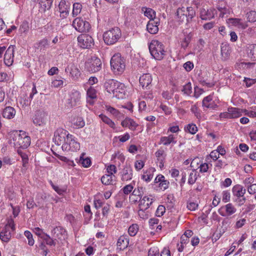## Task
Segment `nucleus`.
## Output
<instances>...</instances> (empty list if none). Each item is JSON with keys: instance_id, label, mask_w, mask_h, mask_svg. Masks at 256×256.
<instances>
[{"instance_id": "nucleus-1", "label": "nucleus", "mask_w": 256, "mask_h": 256, "mask_svg": "<svg viewBox=\"0 0 256 256\" xmlns=\"http://www.w3.org/2000/svg\"><path fill=\"white\" fill-rule=\"evenodd\" d=\"M103 87L108 96L118 99H123L125 98L126 93L125 86L118 80L113 79L106 80L103 84Z\"/></svg>"}, {"instance_id": "nucleus-2", "label": "nucleus", "mask_w": 256, "mask_h": 256, "mask_svg": "<svg viewBox=\"0 0 256 256\" xmlns=\"http://www.w3.org/2000/svg\"><path fill=\"white\" fill-rule=\"evenodd\" d=\"M110 66L116 74H122L126 68V60L120 53L115 54L111 58Z\"/></svg>"}, {"instance_id": "nucleus-3", "label": "nucleus", "mask_w": 256, "mask_h": 256, "mask_svg": "<svg viewBox=\"0 0 256 256\" xmlns=\"http://www.w3.org/2000/svg\"><path fill=\"white\" fill-rule=\"evenodd\" d=\"M12 134L14 143L16 146L26 148L30 145V138L26 134V132L22 130L16 131Z\"/></svg>"}, {"instance_id": "nucleus-4", "label": "nucleus", "mask_w": 256, "mask_h": 256, "mask_svg": "<svg viewBox=\"0 0 256 256\" xmlns=\"http://www.w3.org/2000/svg\"><path fill=\"white\" fill-rule=\"evenodd\" d=\"M150 52L152 56L157 60H161L165 55L164 46L157 40H153L149 45Z\"/></svg>"}, {"instance_id": "nucleus-5", "label": "nucleus", "mask_w": 256, "mask_h": 256, "mask_svg": "<svg viewBox=\"0 0 256 256\" xmlns=\"http://www.w3.org/2000/svg\"><path fill=\"white\" fill-rule=\"evenodd\" d=\"M120 30L118 27H115L106 32L103 34L104 42L108 45L115 44L121 37Z\"/></svg>"}, {"instance_id": "nucleus-6", "label": "nucleus", "mask_w": 256, "mask_h": 256, "mask_svg": "<svg viewBox=\"0 0 256 256\" xmlns=\"http://www.w3.org/2000/svg\"><path fill=\"white\" fill-rule=\"evenodd\" d=\"M33 123L36 126H45L48 120V114L43 110H36L32 118Z\"/></svg>"}, {"instance_id": "nucleus-7", "label": "nucleus", "mask_w": 256, "mask_h": 256, "mask_svg": "<svg viewBox=\"0 0 256 256\" xmlns=\"http://www.w3.org/2000/svg\"><path fill=\"white\" fill-rule=\"evenodd\" d=\"M72 26L80 32H88L90 28L89 22L84 20L81 18H76L72 22Z\"/></svg>"}, {"instance_id": "nucleus-8", "label": "nucleus", "mask_w": 256, "mask_h": 256, "mask_svg": "<svg viewBox=\"0 0 256 256\" xmlns=\"http://www.w3.org/2000/svg\"><path fill=\"white\" fill-rule=\"evenodd\" d=\"M78 44L81 48H88L94 45L92 38L86 34H81L78 37Z\"/></svg>"}, {"instance_id": "nucleus-9", "label": "nucleus", "mask_w": 256, "mask_h": 256, "mask_svg": "<svg viewBox=\"0 0 256 256\" xmlns=\"http://www.w3.org/2000/svg\"><path fill=\"white\" fill-rule=\"evenodd\" d=\"M216 14V10L212 8H202L200 10V17L202 20H210L214 18Z\"/></svg>"}, {"instance_id": "nucleus-10", "label": "nucleus", "mask_w": 256, "mask_h": 256, "mask_svg": "<svg viewBox=\"0 0 256 256\" xmlns=\"http://www.w3.org/2000/svg\"><path fill=\"white\" fill-rule=\"evenodd\" d=\"M68 132L63 128H58L54 132L53 140L55 144L58 146L62 145L65 140V137L66 136Z\"/></svg>"}, {"instance_id": "nucleus-11", "label": "nucleus", "mask_w": 256, "mask_h": 256, "mask_svg": "<svg viewBox=\"0 0 256 256\" xmlns=\"http://www.w3.org/2000/svg\"><path fill=\"white\" fill-rule=\"evenodd\" d=\"M80 99V94L78 91L74 90L72 92L67 100L68 106L72 108L76 106L79 103Z\"/></svg>"}, {"instance_id": "nucleus-12", "label": "nucleus", "mask_w": 256, "mask_h": 256, "mask_svg": "<svg viewBox=\"0 0 256 256\" xmlns=\"http://www.w3.org/2000/svg\"><path fill=\"white\" fill-rule=\"evenodd\" d=\"M121 174V180L122 181H128L132 178V169L130 164H126L122 168Z\"/></svg>"}, {"instance_id": "nucleus-13", "label": "nucleus", "mask_w": 256, "mask_h": 256, "mask_svg": "<svg viewBox=\"0 0 256 256\" xmlns=\"http://www.w3.org/2000/svg\"><path fill=\"white\" fill-rule=\"evenodd\" d=\"M70 4L66 0H61L58 5L59 11L62 18H65L69 13Z\"/></svg>"}, {"instance_id": "nucleus-14", "label": "nucleus", "mask_w": 256, "mask_h": 256, "mask_svg": "<svg viewBox=\"0 0 256 256\" xmlns=\"http://www.w3.org/2000/svg\"><path fill=\"white\" fill-rule=\"evenodd\" d=\"M14 48L10 46L6 50L4 56V62L7 66H10L14 62Z\"/></svg>"}, {"instance_id": "nucleus-15", "label": "nucleus", "mask_w": 256, "mask_h": 256, "mask_svg": "<svg viewBox=\"0 0 256 256\" xmlns=\"http://www.w3.org/2000/svg\"><path fill=\"white\" fill-rule=\"evenodd\" d=\"M86 102L90 106H93L96 100V90L94 87L90 86L86 92Z\"/></svg>"}, {"instance_id": "nucleus-16", "label": "nucleus", "mask_w": 256, "mask_h": 256, "mask_svg": "<svg viewBox=\"0 0 256 256\" xmlns=\"http://www.w3.org/2000/svg\"><path fill=\"white\" fill-rule=\"evenodd\" d=\"M66 232L64 229L60 226H56L52 230V238L56 239L62 240L65 238Z\"/></svg>"}, {"instance_id": "nucleus-17", "label": "nucleus", "mask_w": 256, "mask_h": 256, "mask_svg": "<svg viewBox=\"0 0 256 256\" xmlns=\"http://www.w3.org/2000/svg\"><path fill=\"white\" fill-rule=\"evenodd\" d=\"M160 22L158 20H150L146 25L147 30L151 34H156L158 31V26Z\"/></svg>"}, {"instance_id": "nucleus-18", "label": "nucleus", "mask_w": 256, "mask_h": 256, "mask_svg": "<svg viewBox=\"0 0 256 256\" xmlns=\"http://www.w3.org/2000/svg\"><path fill=\"white\" fill-rule=\"evenodd\" d=\"M202 106L206 108L215 110L218 108V105L212 100V96L209 95L204 98L202 102Z\"/></svg>"}, {"instance_id": "nucleus-19", "label": "nucleus", "mask_w": 256, "mask_h": 256, "mask_svg": "<svg viewBox=\"0 0 256 256\" xmlns=\"http://www.w3.org/2000/svg\"><path fill=\"white\" fill-rule=\"evenodd\" d=\"M176 135L170 134L166 136H162L160 138V144L164 146H168L170 144H176Z\"/></svg>"}, {"instance_id": "nucleus-20", "label": "nucleus", "mask_w": 256, "mask_h": 256, "mask_svg": "<svg viewBox=\"0 0 256 256\" xmlns=\"http://www.w3.org/2000/svg\"><path fill=\"white\" fill-rule=\"evenodd\" d=\"M129 244V239L126 235L121 236L117 242L118 248L120 250H124L126 248Z\"/></svg>"}, {"instance_id": "nucleus-21", "label": "nucleus", "mask_w": 256, "mask_h": 256, "mask_svg": "<svg viewBox=\"0 0 256 256\" xmlns=\"http://www.w3.org/2000/svg\"><path fill=\"white\" fill-rule=\"evenodd\" d=\"M122 127L128 128L132 130H134L138 124L132 118L126 117L121 122Z\"/></svg>"}, {"instance_id": "nucleus-22", "label": "nucleus", "mask_w": 256, "mask_h": 256, "mask_svg": "<svg viewBox=\"0 0 256 256\" xmlns=\"http://www.w3.org/2000/svg\"><path fill=\"white\" fill-rule=\"evenodd\" d=\"M139 81L142 88H147L151 84L152 78L150 74H144L140 76Z\"/></svg>"}, {"instance_id": "nucleus-23", "label": "nucleus", "mask_w": 256, "mask_h": 256, "mask_svg": "<svg viewBox=\"0 0 256 256\" xmlns=\"http://www.w3.org/2000/svg\"><path fill=\"white\" fill-rule=\"evenodd\" d=\"M101 181L105 185H114L116 184V177L114 175L106 174L102 177Z\"/></svg>"}, {"instance_id": "nucleus-24", "label": "nucleus", "mask_w": 256, "mask_h": 256, "mask_svg": "<svg viewBox=\"0 0 256 256\" xmlns=\"http://www.w3.org/2000/svg\"><path fill=\"white\" fill-rule=\"evenodd\" d=\"M50 46V42L46 38L40 40L36 44V48L41 52H44Z\"/></svg>"}, {"instance_id": "nucleus-25", "label": "nucleus", "mask_w": 256, "mask_h": 256, "mask_svg": "<svg viewBox=\"0 0 256 256\" xmlns=\"http://www.w3.org/2000/svg\"><path fill=\"white\" fill-rule=\"evenodd\" d=\"M222 208L225 210L226 214H224L220 212V211H219V213L221 216H231V215L234 214V213H236V208L231 203H228V204H226Z\"/></svg>"}, {"instance_id": "nucleus-26", "label": "nucleus", "mask_w": 256, "mask_h": 256, "mask_svg": "<svg viewBox=\"0 0 256 256\" xmlns=\"http://www.w3.org/2000/svg\"><path fill=\"white\" fill-rule=\"evenodd\" d=\"M246 192V190L240 185H236L232 188V193L234 198L242 197Z\"/></svg>"}, {"instance_id": "nucleus-27", "label": "nucleus", "mask_w": 256, "mask_h": 256, "mask_svg": "<svg viewBox=\"0 0 256 256\" xmlns=\"http://www.w3.org/2000/svg\"><path fill=\"white\" fill-rule=\"evenodd\" d=\"M2 115L4 118L11 119L16 115V110L12 106H7L4 110Z\"/></svg>"}, {"instance_id": "nucleus-28", "label": "nucleus", "mask_w": 256, "mask_h": 256, "mask_svg": "<svg viewBox=\"0 0 256 256\" xmlns=\"http://www.w3.org/2000/svg\"><path fill=\"white\" fill-rule=\"evenodd\" d=\"M153 202L152 199L148 196H144L140 200L139 208L148 209Z\"/></svg>"}, {"instance_id": "nucleus-29", "label": "nucleus", "mask_w": 256, "mask_h": 256, "mask_svg": "<svg viewBox=\"0 0 256 256\" xmlns=\"http://www.w3.org/2000/svg\"><path fill=\"white\" fill-rule=\"evenodd\" d=\"M231 52V50L229 45L226 44H222L221 46V55L224 60H227Z\"/></svg>"}, {"instance_id": "nucleus-30", "label": "nucleus", "mask_w": 256, "mask_h": 256, "mask_svg": "<svg viewBox=\"0 0 256 256\" xmlns=\"http://www.w3.org/2000/svg\"><path fill=\"white\" fill-rule=\"evenodd\" d=\"M53 0H40L38 2L40 10L43 12L51 8Z\"/></svg>"}, {"instance_id": "nucleus-31", "label": "nucleus", "mask_w": 256, "mask_h": 256, "mask_svg": "<svg viewBox=\"0 0 256 256\" xmlns=\"http://www.w3.org/2000/svg\"><path fill=\"white\" fill-rule=\"evenodd\" d=\"M104 108L108 112L118 119L121 118L123 116V114L118 110L110 105H106Z\"/></svg>"}, {"instance_id": "nucleus-32", "label": "nucleus", "mask_w": 256, "mask_h": 256, "mask_svg": "<svg viewBox=\"0 0 256 256\" xmlns=\"http://www.w3.org/2000/svg\"><path fill=\"white\" fill-rule=\"evenodd\" d=\"M12 232L10 230L4 229L0 232V239L4 242H8L12 236Z\"/></svg>"}, {"instance_id": "nucleus-33", "label": "nucleus", "mask_w": 256, "mask_h": 256, "mask_svg": "<svg viewBox=\"0 0 256 256\" xmlns=\"http://www.w3.org/2000/svg\"><path fill=\"white\" fill-rule=\"evenodd\" d=\"M74 136L72 134H66V136L65 137V140L64 142L62 148V150L66 151H69L70 149V144L72 140L73 139Z\"/></svg>"}, {"instance_id": "nucleus-34", "label": "nucleus", "mask_w": 256, "mask_h": 256, "mask_svg": "<svg viewBox=\"0 0 256 256\" xmlns=\"http://www.w3.org/2000/svg\"><path fill=\"white\" fill-rule=\"evenodd\" d=\"M72 124L74 127L77 128H82L85 125L83 118L79 116L74 118L72 120Z\"/></svg>"}, {"instance_id": "nucleus-35", "label": "nucleus", "mask_w": 256, "mask_h": 256, "mask_svg": "<svg viewBox=\"0 0 256 256\" xmlns=\"http://www.w3.org/2000/svg\"><path fill=\"white\" fill-rule=\"evenodd\" d=\"M248 54L249 57L254 60H256V44H250L248 47Z\"/></svg>"}, {"instance_id": "nucleus-36", "label": "nucleus", "mask_w": 256, "mask_h": 256, "mask_svg": "<svg viewBox=\"0 0 256 256\" xmlns=\"http://www.w3.org/2000/svg\"><path fill=\"white\" fill-rule=\"evenodd\" d=\"M84 154H82L80 157L78 162L84 168H88L91 165V160L90 158H84Z\"/></svg>"}, {"instance_id": "nucleus-37", "label": "nucleus", "mask_w": 256, "mask_h": 256, "mask_svg": "<svg viewBox=\"0 0 256 256\" xmlns=\"http://www.w3.org/2000/svg\"><path fill=\"white\" fill-rule=\"evenodd\" d=\"M192 36V34L191 32H189L188 34H184V38L181 41L180 44L182 48L185 49L188 46V44L191 40Z\"/></svg>"}, {"instance_id": "nucleus-38", "label": "nucleus", "mask_w": 256, "mask_h": 256, "mask_svg": "<svg viewBox=\"0 0 256 256\" xmlns=\"http://www.w3.org/2000/svg\"><path fill=\"white\" fill-rule=\"evenodd\" d=\"M228 111L230 113L231 118H238L242 115L240 110L236 108H230Z\"/></svg>"}, {"instance_id": "nucleus-39", "label": "nucleus", "mask_w": 256, "mask_h": 256, "mask_svg": "<svg viewBox=\"0 0 256 256\" xmlns=\"http://www.w3.org/2000/svg\"><path fill=\"white\" fill-rule=\"evenodd\" d=\"M42 238L46 244L50 246H56V242L57 240L54 238L52 236L51 238L48 234H44L43 236H42Z\"/></svg>"}, {"instance_id": "nucleus-40", "label": "nucleus", "mask_w": 256, "mask_h": 256, "mask_svg": "<svg viewBox=\"0 0 256 256\" xmlns=\"http://www.w3.org/2000/svg\"><path fill=\"white\" fill-rule=\"evenodd\" d=\"M142 11L144 15L150 18V20H154V18H155L156 12L150 8H142Z\"/></svg>"}, {"instance_id": "nucleus-41", "label": "nucleus", "mask_w": 256, "mask_h": 256, "mask_svg": "<svg viewBox=\"0 0 256 256\" xmlns=\"http://www.w3.org/2000/svg\"><path fill=\"white\" fill-rule=\"evenodd\" d=\"M153 169L150 168L146 171L141 176L142 179L146 182H150L153 178Z\"/></svg>"}, {"instance_id": "nucleus-42", "label": "nucleus", "mask_w": 256, "mask_h": 256, "mask_svg": "<svg viewBox=\"0 0 256 256\" xmlns=\"http://www.w3.org/2000/svg\"><path fill=\"white\" fill-rule=\"evenodd\" d=\"M142 196L139 194L136 191L133 190L132 194L130 196V201L136 204L137 202L140 200L142 198Z\"/></svg>"}, {"instance_id": "nucleus-43", "label": "nucleus", "mask_w": 256, "mask_h": 256, "mask_svg": "<svg viewBox=\"0 0 256 256\" xmlns=\"http://www.w3.org/2000/svg\"><path fill=\"white\" fill-rule=\"evenodd\" d=\"M86 68L91 73L96 72V65L92 59L88 60L86 63Z\"/></svg>"}, {"instance_id": "nucleus-44", "label": "nucleus", "mask_w": 256, "mask_h": 256, "mask_svg": "<svg viewBox=\"0 0 256 256\" xmlns=\"http://www.w3.org/2000/svg\"><path fill=\"white\" fill-rule=\"evenodd\" d=\"M18 152L19 154V155L21 156V158L22 159L23 168H24V169H26L27 164H28V155L25 153L22 152L20 150H18Z\"/></svg>"}, {"instance_id": "nucleus-45", "label": "nucleus", "mask_w": 256, "mask_h": 256, "mask_svg": "<svg viewBox=\"0 0 256 256\" xmlns=\"http://www.w3.org/2000/svg\"><path fill=\"white\" fill-rule=\"evenodd\" d=\"M186 12L187 14V22H190L192 20V18L195 16V11L192 7H188L186 8Z\"/></svg>"}, {"instance_id": "nucleus-46", "label": "nucleus", "mask_w": 256, "mask_h": 256, "mask_svg": "<svg viewBox=\"0 0 256 256\" xmlns=\"http://www.w3.org/2000/svg\"><path fill=\"white\" fill-rule=\"evenodd\" d=\"M99 116L100 118V119L102 120V122H104L105 124H108L110 128L114 129L115 128V124L114 122H112L108 116L102 114H100Z\"/></svg>"}, {"instance_id": "nucleus-47", "label": "nucleus", "mask_w": 256, "mask_h": 256, "mask_svg": "<svg viewBox=\"0 0 256 256\" xmlns=\"http://www.w3.org/2000/svg\"><path fill=\"white\" fill-rule=\"evenodd\" d=\"M138 230V226L137 224H132L128 229V234L131 236H135Z\"/></svg>"}, {"instance_id": "nucleus-48", "label": "nucleus", "mask_w": 256, "mask_h": 256, "mask_svg": "<svg viewBox=\"0 0 256 256\" xmlns=\"http://www.w3.org/2000/svg\"><path fill=\"white\" fill-rule=\"evenodd\" d=\"M246 17L248 22H255L256 21V12L254 10H250L246 13Z\"/></svg>"}, {"instance_id": "nucleus-49", "label": "nucleus", "mask_w": 256, "mask_h": 256, "mask_svg": "<svg viewBox=\"0 0 256 256\" xmlns=\"http://www.w3.org/2000/svg\"><path fill=\"white\" fill-rule=\"evenodd\" d=\"M82 6L78 2L74 3L73 4L72 15L74 16L78 15L81 12Z\"/></svg>"}, {"instance_id": "nucleus-50", "label": "nucleus", "mask_w": 256, "mask_h": 256, "mask_svg": "<svg viewBox=\"0 0 256 256\" xmlns=\"http://www.w3.org/2000/svg\"><path fill=\"white\" fill-rule=\"evenodd\" d=\"M185 130L190 132L191 134H195L198 131V128L194 124H190L185 128Z\"/></svg>"}, {"instance_id": "nucleus-51", "label": "nucleus", "mask_w": 256, "mask_h": 256, "mask_svg": "<svg viewBox=\"0 0 256 256\" xmlns=\"http://www.w3.org/2000/svg\"><path fill=\"white\" fill-rule=\"evenodd\" d=\"M182 91L184 92V94L190 96L192 93L191 83L189 82L184 85Z\"/></svg>"}, {"instance_id": "nucleus-52", "label": "nucleus", "mask_w": 256, "mask_h": 256, "mask_svg": "<svg viewBox=\"0 0 256 256\" xmlns=\"http://www.w3.org/2000/svg\"><path fill=\"white\" fill-rule=\"evenodd\" d=\"M50 183L52 186V188L60 195H62L66 190V188L65 187L60 188L58 186L54 185L52 180L50 181Z\"/></svg>"}, {"instance_id": "nucleus-53", "label": "nucleus", "mask_w": 256, "mask_h": 256, "mask_svg": "<svg viewBox=\"0 0 256 256\" xmlns=\"http://www.w3.org/2000/svg\"><path fill=\"white\" fill-rule=\"evenodd\" d=\"M70 149L71 151H76L78 150L80 148V145L78 142H76L74 139V138L72 140L70 144Z\"/></svg>"}, {"instance_id": "nucleus-54", "label": "nucleus", "mask_w": 256, "mask_h": 256, "mask_svg": "<svg viewBox=\"0 0 256 256\" xmlns=\"http://www.w3.org/2000/svg\"><path fill=\"white\" fill-rule=\"evenodd\" d=\"M24 234L28 240V244L30 246H33L34 243V240L33 239L32 233L28 230H26L24 232Z\"/></svg>"}, {"instance_id": "nucleus-55", "label": "nucleus", "mask_w": 256, "mask_h": 256, "mask_svg": "<svg viewBox=\"0 0 256 256\" xmlns=\"http://www.w3.org/2000/svg\"><path fill=\"white\" fill-rule=\"evenodd\" d=\"M70 73L72 76L74 78H78L80 74L79 70L74 66L70 68Z\"/></svg>"}, {"instance_id": "nucleus-56", "label": "nucleus", "mask_w": 256, "mask_h": 256, "mask_svg": "<svg viewBox=\"0 0 256 256\" xmlns=\"http://www.w3.org/2000/svg\"><path fill=\"white\" fill-rule=\"evenodd\" d=\"M10 228L11 229V230H10L11 232H14L15 230V224L12 218L8 219L4 229L10 230Z\"/></svg>"}, {"instance_id": "nucleus-57", "label": "nucleus", "mask_w": 256, "mask_h": 256, "mask_svg": "<svg viewBox=\"0 0 256 256\" xmlns=\"http://www.w3.org/2000/svg\"><path fill=\"white\" fill-rule=\"evenodd\" d=\"M159 250L158 247L154 246L151 248L148 253V256H158L159 255Z\"/></svg>"}, {"instance_id": "nucleus-58", "label": "nucleus", "mask_w": 256, "mask_h": 256, "mask_svg": "<svg viewBox=\"0 0 256 256\" xmlns=\"http://www.w3.org/2000/svg\"><path fill=\"white\" fill-rule=\"evenodd\" d=\"M222 200L224 202H227L230 201V194L228 190H224L222 193Z\"/></svg>"}, {"instance_id": "nucleus-59", "label": "nucleus", "mask_w": 256, "mask_h": 256, "mask_svg": "<svg viewBox=\"0 0 256 256\" xmlns=\"http://www.w3.org/2000/svg\"><path fill=\"white\" fill-rule=\"evenodd\" d=\"M246 201V198L244 196L242 197L234 198V202L236 204L240 206L243 205Z\"/></svg>"}, {"instance_id": "nucleus-60", "label": "nucleus", "mask_w": 256, "mask_h": 256, "mask_svg": "<svg viewBox=\"0 0 256 256\" xmlns=\"http://www.w3.org/2000/svg\"><path fill=\"white\" fill-rule=\"evenodd\" d=\"M176 13L178 16L180 18L182 16H183L184 18H186L187 14L186 12V8L182 7V8H178Z\"/></svg>"}, {"instance_id": "nucleus-61", "label": "nucleus", "mask_w": 256, "mask_h": 256, "mask_svg": "<svg viewBox=\"0 0 256 256\" xmlns=\"http://www.w3.org/2000/svg\"><path fill=\"white\" fill-rule=\"evenodd\" d=\"M165 210H166V208L164 206H162V205L158 206L157 208V210L156 212V216H158V217L162 216L165 212Z\"/></svg>"}, {"instance_id": "nucleus-62", "label": "nucleus", "mask_w": 256, "mask_h": 256, "mask_svg": "<svg viewBox=\"0 0 256 256\" xmlns=\"http://www.w3.org/2000/svg\"><path fill=\"white\" fill-rule=\"evenodd\" d=\"M197 179L196 174L195 172L190 173L188 180V183L190 184H194Z\"/></svg>"}, {"instance_id": "nucleus-63", "label": "nucleus", "mask_w": 256, "mask_h": 256, "mask_svg": "<svg viewBox=\"0 0 256 256\" xmlns=\"http://www.w3.org/2000/svg\"><path fill=\"white\" fill-rule=\"evenodd\" d=\"M106 170L108 174L110 175H114L117 172L116 166L114 164L108 166L107 167Z\"/></svg>"}, {"instance_id": "nucleus-64", "label": "nucleus", "mask_w": 256, "mask_h": 256, "mask_svg": "<svg viewBox=\"0 0 256 256\" xmlns=\"http://www.w3.org/2000/svg\"><path fill=\"white\" fill-rule=\"evenodd\" d=\"M190 110L194 114L197 118L200 119V112L198 107L196 105H193L192 106Z\"/></svg>"}]
</instances>
